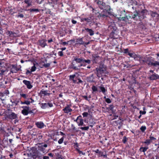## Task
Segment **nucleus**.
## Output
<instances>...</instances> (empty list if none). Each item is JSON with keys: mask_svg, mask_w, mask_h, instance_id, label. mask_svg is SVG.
<instances>
[{"mask_svg": "<svg viewBox=\"0 0 159 159\" xmlns=\"http://www.w3.org/2000/svg\"><path fill=\"white\" fill-rule=\"evenodd\" d=\"M147 10L146 9L142 10L141 11H136L135 13H132V20L137 21L142 20L146 17Z\"/></svg>", "mask_w": 159, "mask_h": 159, "instance_id": "obj_1", "label": "nucleus"}, {"mask_svg": "<svg viewBox=\"0 0 159 159\" xmlns=\"http://www.w3.org/2000/svg\"><path fill=\"white\" fill-rule=\"evenodd\" d=\"M132 13L127 15L125 10L121 11L120 12L119 15L120 17L119 19L120 20L124 21L126 24H131L133 21L132 18Z\"/></svg>", "mask_w": 159, "mask_h": 159, "instance_id": "obj_2", "label": "nucleus"}, {"mask_svg": "<svg viewBox=\"0 0 159 159\" xmlns=\"http://www.w3.org/2000/svg\"><path fill=\"white\" fill-rule=\"evenodd\" d=\"M94 0L100 9L105 10L107 12L109 15L111 14L110 6L106 4L105 2H104L103 0Z\"/></svg>", "mask_w": 159, "mask_h": 159, "instance_id": "obj_3", "label": "nucleus"}, {"mask_svg": "<svg viewBox=\"0 0 159 159\" xmlns=\"http://www.w3.org/2000/svg\"><path fill=\"white\" fill-rule=\"evenodd\" d=\"M4 113H5V118L6 120L10 119L13 120L17 119V114L12 112V110L8 109L7 110H4Z\"/></svg>", "mask_w": 159, "mask_h": 159, "instance_id": "obj_4", "label": "nucleus"}, {"mask_svg": "<svg viewBox=\"0 0 159 159\" xmlns=\"http://www.w3.org/2000/svg\"><path fill=\"white\" fill-rule=\"evenodd\" d=\"M69 80L73 81V83L79 84H82L83 81L81 80L79 74L77 72L75 73L74 74L70 75L69 76Z\"/></svg>", "mask_w": 159, "mask_h": 159, "instance_id": "obj_5", "label": "nucleus"}, {"mask_svg": "<svg viewBox=\"0 0 159 159\" xmlns=\"http://www.w3.org/2000/svg\"><path fill=\"white\" fill-rule=\"evenodd\" d=\"M92 9L93 15H94L95 16L98 17L99 18L104 19L106 18L108 16L107 14V13L105 12V10H104L101 13H100L94 8L92 7Z\"/></svg>", "mask_w": 159, "mask_h": 159, "instance_id": "obj_6", "label": "nucleus"}, {"mask_svg": "<svg viewBox=\"0 0 159 159\" xmlns=\"http://www.w3.org/2000/svg\"><path fill=\"white\" fill-rule=\"evenodd\" d=\"M106 66L103 63H101L98 68H96L97 76L99 78L101 76V75L103 73H106Z\"/></svg>", "mask_w": 159, "mask_h": 159, "instance_id": "obj_7", "label": "nucleus"}, {"mask_svg": "<svg viewBox=\"0 0 159 159\" xmlns=\"http://www.w3.org/2000/svg\"><path fill=\"white\" fill-rule=\"evenodd\" d=\"M124 52L125 54L129 55L130 57L134 58L135 60L138 59L137 57L138 55H137L134 52L131 51H129L128 48L124 49Z\"/></svg>", "mask_w": 159, "mask_h": 159, "instance_id": "obj_8", "label": "nucleus"}, {"mask_svg": "<svg viewBox=\"0 0 159 159\" xmlns=\"http://www.w3.org/2000/svg\"><path fill=\"white\" fill-rule=\"evenodd\" d=\"M40 106L42 108L45 109L48 107H52L53 106V105L52 103L49 102L47 103H41L40 104Z\"/></svg>", "mask_w": 159, "mask_h": 159, "instance_id": "obj_9", "label": "nucleus"}, {"mask_svg": "<svg viewBox=\"0 0 159 159\" xmlns=\"http://www.w3.org/2000/svg\"><path fill=\"white\" fill-rule=\"evenodd\" d=\"M23 109L21 111V113L24 116H27L29 114V109L30 108L28 106H23L21 107Z\"/></svg>", "mask_w": 159, "mask_h": 159, "instance_id": "obj_10", "label": "nucleus"}, {"mask_svg": "<svg viewBox=\"0 0 159 159\" xmlns=\"http://www.w3.org/2000/svg\"><path fill=\"white\" fill-rule=\"evenodd\" d=\"M81 115L78 116L75 121L77 123L79 126H82L83 125V120L81 118Z\"/></svg>", "mask_w": 159, "mask_h": 159, "instance_id": "obj_11", "label": "nucleus"}, {"mask_svg": "<svg viewBox=\"0 0 159 159\" xmlns=\"http://www.w3.org/2000/svg\"><path fill=\"white\" fill-rule=\"evenodd\" d=\"M47 61V59L45 58V61H42L39 63V65H40V67L41 68H43V67L45 68H48L50 66V64L48 63H45V62H46Z\"/></svg>", "mask_w": 159, "mask_h": 159, "instance_id": "obj_12", "label": "nucleus"}, {"mask_svg": "<svg viewBox=\"0 0 159 159\" xmlns=\"http://www.w3.org/2000/svg\"><path fill=\"white\" fill-rule=\"evenodd\" d=\"M149 79L152 80H156L159 79V75L156 73H154L150 75Z\"/></svg>", "mask_w": 159, "mask_h": 159, "instance_id": "obj_13", "label": "nucleus"}, {"mask_svg": "<svg viewBox=\"0 0 159 159\" xmlns=\"http://www.w3.org/2000/svg\"><path fill=\"white\" fill-rule=\"evenodd\" d=\"M70 105H67V106L63 109V111L65 113L67 114L71 112L72 110L70 108Z\"/></svg>", "mask_w": 159, "mask_h": 159, "instance_id": "obj_14", "label": "nucleus"}, {"mask_svg": "<svg viewBox=\"0 0 159 159\" xmlns=\"http://www.w3.org/2000/svg\"><path fill=\"white\" fill-rule=\"evenodd\" d=\"M23 83L25 84L28 89H30L33 87V86L31 84V82L30 81L24 80L23 81Z\"/></svg>", "mask_w": 159, "mask_h": 159, "instance_id": "obj_15", "label": "nucleus"}, {"mask_svg": "<svg viewBox=\"0 0 159 159\" xmlns=\"http://www.w3.org/2000/svg\"><path fill=\"white\" fill-rule=\"evenodd\" d=\"M75 42H76V45H84V41H83V38L79 37L75 39Z\"/></svg>", "mask_w": 159, "mask_h": 159, "instance_id": "obj_16", "label": "nucleus"}, {"mask_svg": "<svg viewBox=\"0 0 159 159\" xmlns=\"http://www.w3.org/2000/svg\"><path fill=\"white\" fill-rule=\"evenodd\" d=\"M146 58L147 57H144L140 55H138L137 60H138L141 64H144L146 63Z\"/></svg>", "mask_w": 159, "mask_h": 159, "instance_id": "obj_17", "label": "nucleus"}, {"mask_svg": "<svg viewBox=\"0 0 159 159\" xmlns=\"http://www.w3.org/2000/svg\"><path fill=\"white\" fill-rule=\"evenodd\" d=\"M146 58L147 57H144L140 55H138L137 60H138L141 64H144L146 63Z\"/></svg>", "mask_w": 159, "mask_h": 159, "instance_id": "obj_18", "label": "nucleus"}, {"mask_svg": "<svg viewBox=\"0 0 159 159\" xmlns=\"http://www.w3.org/2000/svg\"><path fill=\"white\" fill-rule=\"evenodd\" d=\"M146 58L147 57H144L140 55H138L137 60H138L141 64H144L146 63Z\"/></svg>", "mask_w": 159, "mask_h": 159, "instance_id": "obj_19", "label": "nucleus"}, {"mask_svg": "<svg viewBox=\"0 0 159 159\" xmlns=\"http://www.w3.org/2000/svg\"><path fill=\"white\" fill-rule=\"evenodd\" d=\"M46 40L44 39L39 40L38 42L39 44L42 48H44L47 45V43H46Z\"/></svg>", "mask_w": 159, "mask_h": 159, "instance_id": "obj_20", "label": "nucleus"}, {"mask_svg": "<svg viewBox=\"0 0 159 159\" xmlns=\"http://www.w3.org/2000/svg\"><path fill=\"white\" fill-rule=\"evenodd\" d=\"M86 21L88 24H91L92 23V19L91 17H89L88 18H81L80 19V21L81 22Z\"/></svg>", "mask_w": 159, "mask_h": 159, "instance_id": "obj_21", "label": "nucleus"}, {"mask_svg": "<svg viewBox=\"0 0 159 159\" xmlns=\"http://www.w3.org/2000/svg\"><path fill=\"white\" fill-rule=\"evenodd\" d=\"M35 124L38 128L40 129H42L45 126L44 124L42 121H38L36 122Z\"/></svg>", "mask_w": 159, "mask_h": 159, "instance_id": "obj_22", "label": "nucleus"}, {"mask_svg": "<svg viewBox=\"0 0 159 159\" xmlns=\"http://www.w3.org/2000/svg\"><path fill=\"white\" fill-rule=\"evenodd\" d=\"M55 154V157L56 159H63L64 158L61 155L60 152H56Z\"/></svg>", "mask_w": 159, "mask_h": 159, "instance_id": "obj_23", "label": "nucleus"}, {"mask_svg": "<svg viewBox=\"0 0 159 159\" xmlns=\"http://www.w3.org/2000/svg\"><path fill=\"white\" fill-rule=\"evenodd\" d=\"M98 88L100 90V91L99 92H101L104 95H106V92H107V90L104 87L103 85L102 84L101 86H99Z\"/></svg>", "mask_w": 159, "mask_h": 159, "instance_id": "obj_24", "label": "nucleus"}, {"mask_svg": "<svg viewBox=\"0 0 159 159\" xmlns=\"http://www.w3.org/2000/svg\"><path fill=\"white\" fill-rule=\"evenodd\" d=\"M135 6L137 7V8L138 9H137V11L138 12L142 10H143V7H144V5L143 4H142L140 3H138V4Z\"/></svg>", "mask_w": 159, "mask_h": 159, "instance_id": "obj_25", "label": "nucleus"}, {"mask_svg": "<svg viewBox=\"0 0 159 159\" xmlns=\"http://www.w3.org/2000/svg\"><path fill=\"white\" fill-rule=\"evenodd\" d=\"M114 108V106L113 104H111L109 105V107L107 108V109L108 111H111L113 114L115 112L116 110H114L113 108Z\"/></svg>", "mask_w": 159, "mask_h": 159, "instance_id": "obj_26", "label": "nucleus"}, {"mask_svg": "<svg viewBox=\"0 0 159 159\" xmlns=\"http://www.w3.org/2000/svg\"><path fill=\"white\" fill-rule=\"evenodd\" d=\"M85 30L87 32L89 33L90 36H93L94 34V31L92 29L85 28Z\"/></svg>", "mask_w": 159, "mask_h": 159, "instance_id": "obj_27", "label": "nucleus"}, {"mask_svg": "<svg viewBox=\"0 0 159 159\" xmlns=\"http://www.w3.org/2000/svg\"><path fill=\"white\" fill-rule=\"evenodd\" d=\"M84 58H75L74 59V61H75L77 63H81L83 61Z\"/></svg>", "mask_w": 159, "mask_h": 159, "instance_id": "obj_28", "label": "nucleus"}, {"mask_svg": "<svg viewBox=\"0 0 159 159\" xmlns=\"http://www.w3.org/2000/svg\"><path fill=\"white\" fill-rule=\"evenodd\" d=\"M146 61L145 63L148 64V66H152V64L153 63V62L151 61V59L149 57H147Z\"/></svg>", "mask_w": 159, "mask_h": 159, "instance_id": "obj_29", "label": "nucleus"}, {"mask_svg": "<svg viewBox=\"0 0 159 159\" xmlns=\"http://www.w3.org/2000/svg\"><path fill=\"white\" fill-rule=\"evenodd\" d=\"M24 2L27 4L26 7H28L32 5L31 0H25Z\"/></svg>", "mask_w": 159, "mask_h": 159, "instance_id": "obj_30", "label": "nucleus"}, {"mask_svg": "<svg viewBox=\"0 0 159 159\" xmlns=\"http://www.w3.org/2000/svg\"><path fill=\"white\" fill-rule=\"evenodd\" d=\"M38 149L42 151L43 153H45L46 152V149L41 145H38Z\"/></svg>", "mask_w": 159, "mask_h": 159, "instance_id": "obj_31", "label": "nucleus"}, {"mask_svg": "<svg viewBox=\"0 0 159 159\" xmlns=\"http://www.w3.org/2000/svg\"><path fill=\"white\" fill-rule=\"evenodd\" d=\"M40 93L42 94H44V96L48 95L49 96L50 93H48V91L47 90H43V89L41 90Z\"/></svg>", "mask_w": 159, "mask_h": 159, "instance_id": "obj_32", "label": "nucleus"}, {"mask_svg": "<svg viewBox=\"0 0 159 159\" xmlns=\"http://www.w3.org/2000/svg\"><path fill=\"white\" fill-rule=\"evenodd\" d=\"M69 68L75 70H78L79 69L77 67L75 66V65L73 63V62L71 63L69 65Z\"/></svg>", "mask_w": 159, "mask_h": 159, "instance_id": "obj_33", "label": "nucleus"}, {"mask_svg": "<svg viewBox=\"0 0 159 159\" xmlns=\"http://www.w3.org/2000/svg\"><path fill=\"white\" fill-rule=\"evenodd\" d=\"M129 3L132 5H136L138 4V2L135 0H129Z\"/></svg>", "mask_w": 159, "mask_h": 159, "instance_id": "obj_34", "label": "nucleus"}, {"mask_svg": "<svg viewBox=\"0 0 159 159\" xmlns=\"http://www.w3.org/2000/svg\"><path fill=\"white\" fill-rule=\"evenodd\" d=\"M93 63H97L98 61V59L99 58V56H93Z\"/></svg>", "mask_w": 159, "mask_h": 159, "instance_id": "obj_35", "label": "nucleus"}, {"mask_svg": "<svg viewBox=\"0 0 159 159\" xmlns=\"http://www.w3.org/2000/svg\"><path fill=\"white\" fill-rule=\"evenodd\" d=\"M148 149V147H141L140 148L139 150L140 152H145Z\"/></svg>", "mask_w": 159, "mask_h": 159, "instance_id": "obj_36", "label": "nucleus"}, {"mask_svg": "<svg viewBox=\"0 0 159 159\" xmlns=\"http://www.w3.org/2000/svg\"><path fill=\"white\" fill-rule=\"evenodd\" d=\"M95 124V122L93 119L90 120L89 121V126L92 127Z\"/></svg>", "mask_w": 159, "mask_h": 159, "instance_id": "obj_37", "label": "nucleus"}, {"mask_svg": "<svg viewBox=\"0 0 159 159\" xmlns=\"http://www.w3.org/2000/svg\"><path fill=\"white\" fill-rule=\"evenodd\" d=\"M32 156L34 158H36L37 157H39V156L38 153V152L37 151H36L35 152H33Z\"/></svg>", "mask_w": 159, "mask_h": 159, "instance_id": "obj_38", "label": "nucleus"}, {"mask_svg": "<svg viewBox=\"0 0 159 159\" xmlns=\"http://www.w3.org/2000/svg\"><path fill=\"white\" fill-rule=\"evenodd\" d=\"M115 34V33L113 31H112L109 35V37L110 38L112 39H116V38L114 36V34Z\"/></svg>", "mask_w": 159, "mask_h": 159, "instance_id": "obj_39", "label": "nucleus"}, {"mask_svg": "<svg viewBox=\"0 0 159 159\" xmlns=\"http://www.w3.org/2000/svg\"><path fill=\"white\" fill-rule=\"evenodd\" d=\"M25 11H29L30 12H37L39 11V10L38 9L35 8L30 9H28V10H25Z\"/></svg>", "mask_w": 159, "mask_h": 159, "instance_id": "obj_40", "label": "nucleus"}, {"mask_svg": "<svg viewBox=\"0 0 159 159\" xmlns=\"http://www.w3.org/2000/svg\"><path fill=\"white\" fill-rule=\"evenodd\" d=\"M8 34L10 36H16V34L12 31H8Z\"/></svg>", "mask_w": 159, "mask_h": 159, "instance_id": "obj_41", "label": "nucleus"}, {"mask_svg": "<svg viewBox=\"0 0 159 159\" xmlns=\"http://www.w3.org/2000/svg\"><path fill=\"white\" fill-rule=\"evenodd\" d=\"M3 61H2L1 62H0V66H1L2 67H3L4 69H3L2 70H3L5 71V70L6 69L5 68V66H6V63L2 62Z\"/></svg>", "mask_w": 159, "mask_h": 159, "instance_id": "obj_42", "label": "nucleus"}, {"mask_svg": "<svg viewBox=\"0 0 159 159\" xmlns=\"http://www.w3.org/2000/svg\"><path fill=\"white\" fill-rule=\"evenodd\" d=\"M99 154L100 155V157H103L104 158H107V156L106 152H104L101 151V153H100Z\"/></svg>", "mask_w": 159, "mask_h": 159, "instance_id": "obj_43", "label": "nucleus"}, {"mask_svg": "<svg viewBox=\"0 0 159 159\" xmlns=\"http://www.w3.org/2000/svg\"><path fill=\"white\" fill-rule=\"evenodd\" d=\"M91 88L93 91V93L94 92H95L98 91V88L95 85H93Z\"/></svg>", "mask_w": 159, "mask_h": 159, "instance_id": "obj_44", "label": "nucleus"}, {"mask_svg": "<svg viewBox=\"0 0 159 159\" xmlns=\"http://www.w3.org/2000/svg\"><path fill=\"white\" fill-rule=\"evenodd\" d=\"M152 66H158V69H159V62L156 61L153 62V63L152 64Z\"/></svg>", "mask_w": 159, "mask_h": 159, "instance_id": "obj_45", "label": "nucleus"}, {"mask_svg": "<svg viewBox=\"0 0 159 159\" xmlns=\"http://www.w3.org/2000/svg\"><path fill=\"white\" fill-rule=\"evenodd\" d=\"M89 128V126H87L86 127H81L79 128V129L83 130H87Z\"/></svg>", "mask_w": 159, "mask_h": 159, "instance_id": "obj_46", "label": "nucleus"}, {"mask_svg": "<svg viewBox=\"0 0 159 159\" xmlns=\"http://www.w3.org/2000/svg\"><path fill=\"white\" fill-rule=\"evenodd\" d=\"M5 71L3 70H1L0 72V80H2L3 78V75Z\"/></svg>", "mask_w": 159, "mask_h": 159, "instance_id": "obj_47", "label": "nucleus"}, {"mask_svg": "<svg viewBox=\"0 0 159 159\" xmlns=\"http://www.w3.org/2000/svg\"><path fill=\"white\" fill-rule=\"evenodd\" d=\"M140 130L143 132H144L146 129V127L145 126H142L140 128Z\"/></svg>", "mask_w": 159, "mask_h": 159, "instance_id": "obj_48", "label": "nucleus"}, {"mask_svg": "<svg viewBox=\"0 0 159 159\" xmlns=\"http://www.w3.org/2000/svg\"><path fill=\"white\" fill-rule=\"evenodd\" d=\"M83 61L87 64H89L91 63V61L89 59L86 60L84 59Z\"/></svg>", "mask_w": 159, "mask_h": 159, "instance_id": "obj_49", "label": "nucleus"}, {"mask_svg": "<svg viewBox=\"0 0 159 159\" xmlns=\"http://www.w3.org/2000/svg\"><path fill=\"white\" fill-rule=\"evenodd\" d=\"M151 143V140L148 139H146V140L143 143L146 144L147 145H149Z\"/></svg>", "mask_w": 159, "mask_h": 159, "instance_id": "obj_50", "label": "nucleus"}, {"mask_svg": "<svg viewBox=\"0 0 159 159\" xmlns=\"http://www.w3.org/2000/svg\"><path fill=\"white\" fill-rule=\"evenodd\" d=\"M68 42V45L69 44V45H71L73 43H75V40L74 39H71Z\"/></svg>", "mask_w": 159, "mask_h": 159, "instance_id": "obj_51", "label": "nucleus"}, {"mask_svg": "<svg viewBox=\"0 0 159 159\" xmlns=\"http://www.w3.org/2000/svg\"><path fill=\"white\" fill-rule=\"evenodd\" d=\"M12 67H13L14 69H15L16 70V72L18 71L19 70L20 68L17 67V66L15 65H12Z\"/></svg>", "mask_w": 159, "mask_h": 159, "instance_id": "obj_52", "label": "nucleus"}, {"mask_svg": "<svg viewBox=\"0 0 159 159\" xmlns=\"http://www.w3.org/2000/svg\"><path fill=\"white\" fill-rule=\"evenodd\" d=\"M143 110L144 111H143L141 110L140 111H139V113L142 115H145L146 113V111H145L144 110H145V107H143Z\"/></svg>", "mask_w": 159, "mask_h": 159, "instance_id": "obj_53", "label": "nucleus"}, {"mask_svg": "<svg viewBox=\"0 0 159 159\" xmlns=\"http://www.w3.org/2000/svg\"><path fill=\"white\" fill-rule=\"evenodd\" d=\"M11 102H12V103H13V105H14V104H15V106L17 105L18 103L19 102V100H16L15 101L13 102H12L11 100Z\"/></svg>", "mask_w": 159, "mask_h": 159, "instance_id": "obj_54", "label": "nucleus"}, {"mask_svg": "<svg viewBox=\"0 0 159 159\" xmlns=\"http://www.w3.org/2000/svg\"><path fill=\"white\" fill-rule=\"evenodd\" d=\"M26 70V71L25 73L26 75H31L32 73L31 72H31V70L30 71L29 70L27 69Z\"/></svg>", "mask_w": 159, "mask_h": 159, "instance_id": "obj_55", "label": "nucleus"}, {"mask_svg": "<svg viewBox=\"0 0 159 159\" xmlns=\"http://www.w3.org/2000/svg\"><path fill=\"white\" fill-rule=\"evenodd\" d=\"M36 67L35 66V65H34L33 66L31 67V72H34L36 70Z\"/></svg>", "mask_w": 159, "mask_h": 159, "instance_id": "obj_56", "label": "nucleus"}, {"mask_svg": "<svg viewBox=\"0 0 159 159\" xmlns=\"http://www.w3.org/2000/svg\"><path fill=\"white\" fill-rule=\"evenodd\" d=\"M63 140H64V138H63V137H62L58 141V143L59 144H61L63 142Z\"/></svg>", "mask_w": 159, "mask_h": 159, "instance_id": "obj_57", "label": "nucleus"}, {"mask_svg": "<svg viewBox=\"0 0 159 159\" xmlns=\"http://www.w3.org/2000/svg\"><path fill=\"white\" fill-rule=\"evenodd\" d=\"M87 81L89 82H93V79L90 77H87Z\"/></svg>", "mask_w": 159, "mask_h": 159, "instance_id": "obj_58", "label": "nucleus"}, {"mask_svg": "<svg viewBox=\"0 0 159 159\" xmlns=\"http://www.w3.org/2000/svg\"><path fill=\"white\" fill-rule=\"evenodd\" d=\"M10 71L11 73H16V70L15 69H14V68L11 66Z\"/></svg>", "mask_w": 159, "mask_h": 159, "instance_id": "obj_59", "label": "nucleus"}, {"mask_svg": "<svg viewBox=\"0 0 159 159\" xmlns=\"http://www.w3.org/2000/svg\"><path fill=\"white\" fill-rule=\"evenodd\" d=\"M124 67H125L126 68H129L132 67L131 65H129V64H127V65H125L124 64Z\"/></svg>", "mask_w": 159, "mask_h": 159, "instance_id": "obj_60", "label": "nucleus"}, {"mask_svg": "<svg viewBox=\"0 0 159 159\" xmlns=\"http://www.w3.org/2000/svg\"><path fill=\"white\" fill-rule=\"evenodd\" d=\"M20 96L25 99H26L27 98V94H20Z\"/></svg>", "mask_w": 159, "mask_h": 159, "instance_id": "obj_61", "label": "nucleus"}, {"mask_svg": "<svg viewBox=\"0 0 159 159\" xmlns=\"http://www.w3.org/2000/svg\"><path fill=\"white\" fill-rule=\"evenodd\" d=\"M127 138L125 136H124L122 140V142L123 143H125L126 142H127Z\"/></svg>", "mask_w": 159, "mask_h": 159, "instance_id": "obj_62", "label": "nucleus"}, {"mask_svg": "<svg viewBox=\"0 0 159 159\" xmlns=\"http://www.w3.org/2000/svg\"><path fill=\"white\" fill-rule=\"evenodd\" d=\"M17 17H20V18H23L24 17V15L20 13H18V15L17 16Z\"/></svg>", "mask_w": 159, "mask_h": 159, "instance_id": "obj_63", "label": "nucleus"}, {"mask_svg": "<svg viewBox=\"0 0 159 159\" xmlns=\"http://www.w3.org/2000/svg\"><path fill=\"white\" fill-rule=\"evenodd\" d=\"M105 101L107 103H110L111 102V100L109 98H106L105 100Z\"/></svg>", "mask_w": 159, "mask_h": 159, "instance_id": "obj_64", "label": "nucleus"}]
</instances>
